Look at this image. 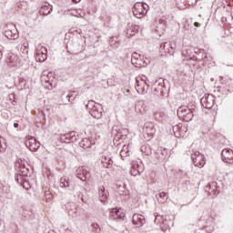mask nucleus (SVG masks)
Returning <instances> with one entry per match:
<instances>
[{
    "label": "nucleus",
    "instance_id": "f257e3e1",
    "mask_svg": "<svg viewBox=\"0 0 233 233\" xmlns=\"http://www.w3.org/2000/svg\"><path fill=\"white\" fill-rule=\"evenodd\" d=\"M18 165L19 166L15 179L16 182H18L19 185H22L24 188L28 189L30 184H28L27 177H30V165H28L26 160L23 159L18 160Z\"/></svg>",
    "mask_w": 233,
    "mask_h": 233
},
{
    "label": "nucleus",
    "instance_id": "f03ea898",
    "mask_svg": "<svg viewBox=\"0 0 233 233\" xmlns=\"http://www.w3.org/2000/svg\"><path fill=\"white\" fill-rule=\"evenodd\" d=\"M196 114V106H181L177 109V116L182 121H186L187 123H190L192 119H194V116Z\"/></svg>",
    "mask_w": 233,
    "mask_h": 233
},
{
    "label": "nucleus",
    "instance_id": "7ed1b4c3",
    "mask_svg": "<svg viewBox=\"0 0 233 233\" xmlns=\"http://www.w3.org/2000/svg\"><path fill=\"white\" fill-rule=\"evenodd\" d=\"M131 63L137 68H142L150 65V58L141 56L139 53H133L131 56Z\"/></svg>",
    "mask_w": 233,
    "mask_h": 233
},
{
    "label": "nucleus",
    "instance_id": "20e7f679",
    "mask_svg": "<svg viewBox=\"0 0 233 233\" xmlns=\"http://www.w3.org/2000/svg\"><path fill=\"white\" fill-rule=\"evenodd\" d=\"M150 86V81L147 76L137 78L136 90L138 94H147L148 92V88Z\"/></svg>",
    "mask_w": 233,
    "mask_h": 233
},
{
    "label": "nucleus",
    "instance_id": "39448f33",
    "mask_svg": "<svg viewBox=\"0 0 233 233\" xmlns=\"http://www.w3.org/2000/svg\"><path fill=\"white\" fill-rule=\"evenodd\" d=\"M156 134V126L152 122H147L143 127V136L146 141H150Z\"/></svg>",
    "mask_w": 233,
    "mask_h": 233
},
{
    "label": "nucleus",
    "instance_id": "423d86ee",
    "mask_svg": "<svg viewBox=\"0 0 233 233\" xmlns=\"http://www.w3.org/2000/svg\"><path fill=\"white\" fill-rule=\"evenodd\" d=\"M191 159L195 167H198L199 168L205 167V156H203V154H201L199 151L192 150Z\"/></svg>",
    "mask_w": 233,
    "mask_h": 233
},
{
    "label": "nucleus",
    "instance_id": "0eeeda50",
    "mask_svg": "<svg viewBox=\"0 0 233 233\" xmlns=\"http://www.w3.org/2000/svg\"><path fill=\"white\" fill-rule=\"evenodd\" d=\"M167 28V20L165 18H159L155 20L152 25V30L155 32V34H157L159 36H161V34H163V31Z\"/></svg>",
    "mask_w": 233,
    "mask_h": 233
},
{
    "label": "nucleus",
    "instance_id": "6e6552de",
    "mask_svg": "<svg viewBox=\"0 0 233 233\" xmlns=\"http://www.w3.org/2000/svg\"><path fill=\"white\" fill-rule=\"evenodd\" d=\"M48 49L46 47L43 46L41 44H38L36 46V56L35 60L38 61V63H45L46 59H48Z\"/></svg>",
    "mask_w": 233,
    "mask_h": 233
},
{
    "label": "nucleus",
    "instance_id": "1a4fd4ad",
    "mask_svg": "<svg viewBox=\"0 0 233 233\" xmlns=\"http://www.w3.org/2000/svg\"><path fill=\"white\" fill-rule=\"evenodd\" d=\"M215 101H216V98L213 95L206 94L200 99V104L203 106V108H207L208 110H210L214 108Z\"/></svg>",
    "mask_w": 233,
    "mask_h": 233
},
{
    "label": "nucleus",
    "instance_id": "9d476101",
    "mask_svg": "<svg viewBox=\"0 0 233 233\" xmlns=\"http://www.w3.org/2000/svg\"><path fill=\"white\" fill-rule=\"evenodd\" d=\"M78 137L79 135L76 131H70L68 133L61 134L59 136L61 143H76Z\"/></svg>",
    "mask_w": 233,
    "mask_h": 233
},
{
    "label": "nucleus",
    "instance_id": "9b49d317",
    "mask_svg": "<svg viewBox=\"0 0 233 233\" xmlns=\"http://www.w3.org/2000/svg\"><path fill=\"white\" fill-rule=\"evenodd\" d=\"M4 35H5L7 39H19V31H17V27H15V25H8L5 27Z\"/></svg>",
    "mask_w": 233,
    "mask_h": 233
},
{
    "label": "nucleus",
    "instance_id": "f8f14e48",
    "mask_svg": "<svg viewBox=\"0 0 233 233\" xmlns=\"http://www.w3.org/2000/svg\"><path fill=\"white\" fill-rule=\"evenodd\" d=\"M145 172V165L141 160L131 162V176H140Z\"/></svg>",
    "mask_w": 233,
    "mask_h": 233
},
{
    "label": "nucleus",
    "instance_id": "ddd939ff",
    "mask_svg": "<svg viewBox=\"0 0 233 233\" xmlns=\"http://www.w3.org/2000/svg\"><path fill=\"white\" fill-rule=\"evenodd\" d=\"M76 176L81 181H88L90 179V168L87 167H80L76 170Z\"/></svg>",
    "mask_w": 233,
    "mask_h": 233
},
{
    "label": "nucleus",
    "instance_id": "4468645a",
    "mask_svg": "<svg viewBox=\"0 0 233 233\" xmlns=\"http://www.w3.org/2000/svg\"><path fill=\"white\" fill-rule=\"evenodd\" d=\"M167 90V87H165V82L162 80V82H159V80H157L153 85V93L155 96H157L158 97H161L163 96V92Z\"/></svg>",
    "mask_w": 233,
    "mask_h": 233
},
{
    "label": "nucleus",
    "instance_id": "2eb2a0df",
    "mask_svg": "<svg viewBox=\"0 0 233 233\" xmlns=\"http://www.w3.org/2000/svg\"><path fill=\"white\" fill-rule=\"evenodd\" d=\"M109 218L113 221H122L125 218V214L121 208H115L111 209Z\"/></svg>",
    "mask_w": 233,
    "mask_h": 233
},
{
    "label": "nucleus",
    "instance_id": "dca6fc26",
    "mask_svg": "<svg viewBox=\"0 0 233 233\" xmlns=\"http://www.w3.org/2000/svg\"><path fill=\"white\" fill-rule=\"evenodd\" d=\"M101 163L105 168H112V165H114V160H112V153H104L101 157Z\"/></svg>",
    "mask_w": 233,
    "mask_h": 233
},
{
    "label": "nucleus",
    "instance_id": "f3484780",
    "mask_svg": "<svg viewBox=\"0 0 233 233\" xmlns=\"http://www.w3.org/2000/svg\"><path fill=\"white\" fill-rule=\"evenodd\" d=\"M25 147L29 148L31 152H37L39 148H41V143L37 141L34 137H30L26 142H25Z\"/></svg>",
    "mask_w": 233,
    "mask_h": 233
},
{
    "label": "nucleus",
    "instance_id": "a211bd4d",
    "mask_svg": "<svg viewBox=\"0 0 233 233\" xmlns=\"http://www.w3.org/2000/svg\"><path fill=\"white\" fill-rule=\"evenodd\" d=\"M222 156V161L224 163H228L229 165H232L233 163V150L230 148H225L221 152Z\"/></svg>",
    "mask_w": 233,
    "mask_h": 233
},
{
    "label": "nucleus",
    "instance_id": "6ab92c4d",
    "mask_svg": "<svg viewBox=\"0 0 233 233\" xmlns=\"http://www.w3.org/2000/svg\"><path fill=\"white\" fill-rule=\"evenodd\" d=\"M89 114L95 119H101V117H103V106L101 104H96V107L89 110Z\"/></svg>",
    "mask_w": 233,
    "mask_h": 233
},
{
    "label": "nucleus",
    "instance_id": "aec40b11",
    "mask_svg": "<svg viewBox=\"0 0 233 233\" xmlns=\"http://www.w3.org/2000/svg\"><path fill=\"white\" fill-rule=\"evenodd\" d=\"M132 223L136 227H143V225L147 223V219L145 218V216L136 213L133 215Z\"/></svg>",
    "mask_w": 233,
    "mask_h": 233
},
{
    "label": "nucleus",
    "instance_id": "412c9836",
    "mask_svg": "<svg viewBox=\"0 0 233 233\" xmlns=\"http://www.w3.org/2000/svg\"><path fill=\"white\" fill-rule=\"evenodd\" d=\"M206 192L212 194L213 196H218L219 194V187H218V182H209L208 186L205 187Z\"/></svg>",
    "mask_w": 233,
    "mask_h": 233
},
{
    "label": "nucleus",
    "instance_id": "4be33fe9",
    "mask_svg": "<svg viewBox=\"0 0 233 233\" xmlns=\"http://www.w3.org/2000/svg\"><path fill=\"white\" fill-rule=\"evenodd\" d=\"M133 15L137 19H142V17H145V15H147L145 14V11H143V7L141 6V4H139V3H137V4L134 5V6H133Z\"/></svg>",
    "mask_w": 233,
    "mask_h": 233
},
{
    "label": "nucleus",
    "instance_id": "5701e85b",
    "mask_svg": "<svg viewBox=\"0 0 233 233\" xmlns=\"http://www.w3.org/2000/svg\"><path fill=\"white\" fill-rule=\"evenodd\" d=\"M135 110L137 114H147V110H148V107L147 106V103H145V100L137 101L135 106Z\"/></svg>",
    "mask_w": 233,
    "mask_h": 233
},
{
    "label": "nucleus",
    "instance_id": "b1692460",
    "mask_svg": "<svg viewBox=\"0 0 233 233\" xmlns=\"http://www.w3.org/2000/svg\"><path fill=\"white\" fill-rule=\"evenodd\" d=\"M66 208L71 218H77V206L74 202L66 204Z\"/></svg>",
    "mask_w": 233,
    "mask_h": 233
},
{
    "label": "nucleus",
    "instance_id": "393cba45",
    "mask_svg": "<svg viewBox=\"0 0 233 233\" xmlns=\"http://www.w3.org/2000/svg\"><path fill=\"white\" fill-rule=\"evenodd\" d=\"M139 32V25H128L127 30V37H132Z\"/></svg>",
    "mask_w": 233,
    "mask_h": 233
},
{
    "label": "nucleus",
    "instance_id": "a878e982",
    "mask_svg": "<svg viewBox=\"0 0 233 233\" xmlns=\"http://www.w3.org/2000/svg\"><path fill=\"white\" fill-rule=\"evenodd\" d=\"M108 190L105 189V187H100L99 189V200L102 203H106V199H108Z\"/></svg>",
    "mask_w": 233,
    "mask_h": 233
},
{
    "label": "nucleus",
    "instance_id": "bb28decb",
    "mask_svg": "<svg viewBox=\"0 0 233 233\" xmlns=\"http://www.w3.org/2000/svg\"><path fill=\"white\" fill-rule=\"evenodd\" d=\"M92 140L90 138H83L80 142H79V146L84 148L85 150H86V148H91L92 147Z\"/></svg>",
    "mask_w": 233,
    "mask_h": 233
},
{
    "label": "nucleus",
    "instance_id": "cd10ccee",
    "mask_svg": "<svg viewBox=\"0 0 233 233\" xmlns=\"http://www.w3.org/2000/svg\"><path fill=\"white\" fill-rule=\"evenodd\" d=\"M160 51L165 52V54H169L174 56V51H170V43L166 42L160 45Z\"/></svg>",
    "mask_w": 233,
    "mask_h": 233
},
{
    "label": "nucleus",
    "instance_id": "c85d7f7f",
    "mask_svg": "<svg viewBox=\"0 0 233 233\" xmlns=\"http://www.w3.org/2000/svg\"><path fill=\"white\" fill-rule=\"evenodd\" d=\"M8 148V144L6 143V138L0 137V154H5Z\"/></svg>",
    "mask_w": 233,
    "mask_h": 233
},
{
    "label": "nucleus",
    "instance_id": "c756f323",
    "mask_svg": "<svg viewBox=\"0 0 233 233\" xmlns=\"http://www.w3.org/2000/svg\"><path fill=\"white\" fill-rule=\"evenodd\" d=\"M157 199L158 203L163 205V203H167V200L168 199V196H167L166 192H160L158 194V197L157 196Z\"/></svg>",
    "mask_w": 233,
    "mask_h": 233
},
{
    "label": "nucleus",
    "instance_id": "7c9ffc66",
    "mask_svg": "<svg viewBox=\"0 0 233 233\" xmlns=\"http://www.w3.org/2000/svg\"><path fill=\"white\" fill-rule=\"evenodd\" d=\"M60 187L61 188H69L70 187V181L66 177L60 178Z\"/></svg>",
    "mask_w": 233,
    "mask_h": 233
},
{
    "label": "nucleus",
    "instance_id": "2f4dec72",
    "mask_svg": "<svg viewBox=\"0 0 233 233\" xmlns=\"http://www.w3.org/2000/svg\"><path fill=\"white\" fill-rule=\"evenodd\" d=\"M120 156L122 159H125V157H128V156H130V150L128 149V146H124L122 147V150L120 151Z\"/></svg>",
    "mask_w": 233,
    "mask_h": 233
},
{
    "label": "nucleus",
    "instance_id": "473e14b6",
    "mask_svg": "<svg viewBox=\"0 0 233 233\" xmlns=\"http://www.w3.org/2000/svg\"><path fill=\"white\" fill-rule=\"evenodd\" d=\"M181 127H183V125L181 124L173 126V134L175 137H181V133H179V130H181Z\"/></svg>",
    "mask_w": 233,
    "mask_h": 233
},
{
    "label": "nucleus",
    "instance_id": "72a5a7b5",
    "mask_svg": "<svg viewBox=\"0 0 233 233\" xmlns=\"http://www.w3.org/2000/svg\"><path fill=\"white\" fill-rule=\"evenodd\" d=\"M140 150L145 156H150L152 154V149H150V146L143 145L140 147Z\"/></svg>",
    "mask_w": 233,
    "mask_h": 233
},
{
    "label": "nucleus",
    "instance_id": "f704fd0d",
    "mask_svg": "<svg viewBox=\"0 0 233 233\" xmlns=\"http://www.w3.org/2000/svg\"><path fill=\"white\" fill-rule=\"evenodd\" d=\"M44 196L46 203H50V201L54 199V195H52V192L50 190L45 191Z\"/></svg>",
    "mask_w": 233,
    "mask_h": 233
},
{
    "label": "nucleus",
    "instance_id": "c9c22d12",
    "mask_svg": "<svg viewBox=\"0 0 233 233\" xmlns=\"http://www.w3.org/2000/svg\"><path fill=\"white\" fill-rule=\"evenodd\" d=\"M52 10V7H50V5H43L41 7V14H43L44 15H48V14H50V11Z\"/></svg>",
    "mask_w": 233,
    "mask_h": 233
},
{
    "label": "nucleus",
    "instance_id": "e433bc0d",
    "mask_svg": "<svg viewBox=\"0 0 233 233\" xmlns=\"http://www.w3.org/2000/svg\"><path fill=\"white\" fill-rule=\"evenodd\" d=\"M125 136H128V129L124 128V129H119L116 132V137H125Z\"/></svg>",
    "mask_w": 233,
    "mask_h": 233
},
{
    "label": "nucleus",
    "instance_id": "4c0bfd02",
    "mask_svg": "<svg viewBox=\"0 0 233 233\" xmlns=\"http://www.w3.org/2000/svg\"><path fill=\"white\" fill-rule=\"evenodd\" d=\"M96 105H99V103H96L93 100H88L87 104L86 105V108L90 111L93 108H96Z\"/></svg>",
    "mask_w": 233,
    "mask_h": 233
},
{
    "label": "nucleus",
    "instance_id": "58836bf2",
    "mask_svg": "<svg viewBox=\"0 0 233 233\" xmlns=\"http://www.w3.org/2000/svg\"><path fill=\"white\" fill-rule=\"evenodd\" d=\"M138 4L141 5L142 10L143 12H145V15H147V14L148 13V10H150V6H148L147 4L146 3L139 2Z\"/></svg>",
    "mask_w": 233,
    "mask_h": 233
},
{
    "label": "nucleus",
    "instance_id": "ea45409f",
    "mask_svg": "<svg viewBox=\"0 0 233 233\" xmlns=\"http://www.w3.org/2000/svg\"><path fill=\"white\" fill-rule=\"evenodd\" d=\"M74 94H76V91H73L71 93H69L68 95H62V97H66V99H68V101L70 102V99H72V101H74V99H76V96H74Z\"/></svg>",
    "mask_w": 233,
    "mask_h": 233
},
{
    "label": "nucleus",
    "instance_id": "a19ab883",
    "mask_svg": "<svg viewBox=\"0 0 233 233\" xmlns=\"http://www.w3.org/2000/svg\"><path fill=\"white\" fill-rule=\"evenodd\" d=\"M167 149L160 150V156L158 157L160 159H167Z\"/></svg>",
    "mask_w": 233,
    "mask_h": 233
},
{
    "label": "nucleus",
    "instance_id": "79ce46f5",
    "mask_svg": "<svg viewBox=\"0 0 233 233\" xmlns=\"http://www.w3.org/2000/svg\"><path fill=\"white\" fill-rule=\"evenodd\" d=\"M169 45H170V46H169L170 52H175L176 48L177 47L176 43H169Z\"/></svg>",
    "mask_w": 233,
    "mask_h": 233
},
{
    "label": "nucleus",
    "instance_id": "37998d69",
    "mask_svg": "<svg viewBox=\"0 0 233 233\" xmlns=\"http://www.w3.org/2000/svg\"><path fill=\"white\" fill-rule=\"evenodd\" d=\"M162 217H159L157 214H155V223L157 225H159V223L161 222Z\"/></svg>",
    "mask_w": 233,
    "mask_h": 233
},
{
    "label": "nucleus",
    "instance_id": "c03bdc74",
    "mask_svg": "<svg viewBox=\"0 0 233 233\" xmlns=\"http://www.w3.org/2000/svg\"><path fill=\"white\" fill-rule=\"evenodd\" d=\"M206 230V232H212L214 230V228H210L208 226H204V228H202Z\"/></svg>",
    "mask_w": 233,
    "mask_h": 233
},
{
    "label": "nucleus",
    "instance_id": "a18cd8bd",
    "mask_svg": "<svg viewBox=\"0 0 233 233\" xmlns=\"http://www.w3.org/2000/svg\"><path fill=\"white\" fill-rule=\"evenodd\" d=\"M22 46H24V52L25 53V54H28V48H27V46H28V44H24Z\"/></svg>",
    "mask_w": 233,
    "mask_h": 233
},
{
    "label": "nucleus",
    "instance_id": "49530a36",
    "mask_svg": "<svg viewBox=\"0 0 233 233\" xmlns=\"http://www.w3.org/2000/svg\"><path fill=\"white\" fill-rule=\"evenodd\" d=\"M72 32H73V34H81V32H83V31L81 29H76Z\"/></svg>",
    "mask_w": 233,
    "mask_h": 233
},
{
    "label": "nucleus",
    "instance_id": "de8ad7c7",
    "mask_svg": "<svg viewBox=\"0 0 233 233\" xmlns=\"http://www.w3.org/2000/svg\"><path fill=\"white\" fill-rule=\"evenodd\" d=\"M194 26H196V28H199V26H201V25L198 22H195Z\"/></svg>",
    "mask_w": 233,
    "mask_h": 233
},
{
    "label": "nucleus",
    "instance_id": "09e8293b",
    "mask_svg": "<svg viewBox=\"0 0 233 233\" xmlns=\"http://www.w3.org/2000/svg\"><path fill=\"white\" fill-rule=\"evenodd\" d=\"M19 127V124L18 123H14V128H18Z\"/></svg>",
    "mask_w": 233,
    "mask_h": 233
},
{
    "label": "nucleus",
    "instance_id": "8fccbe9b",
    "mask_svg": "<svg viewBox=\"0 0 233 233\" xmlns=\"http://www.w3.org/2000/svg\"><path fill=\"white\" fill-rule=\"evenodd\" d=\"M2 58H3V51L0 50V59H2Z\"/></svg>",
    "mask_w": 233,
    "mask_h": 233
},
{
    "label": "nucleus",
    "instance_id": "3c124183",
    "mask_svg": "<svg viewBox=\"0 0 233 233\" xmlns=\"http://www.w3.org/2000/svg\"><path fill=\"white\" fill-rule=\"evenodd\" d=\"M74 1V3H79V1H81V0H73Z\"/></svg>",
    "mask_w": 233,
    "mask_h": 233
},
{
    "label": "nucleus",
    "instance_id": "603ef678",
    "mask_svg": "<svg viewBox=\"0 0 233 233\" xmlns=\"http://www.w3.org/2000/svg\"><path fill=\"white\" fill-rule=\"evenodd\" d=\"M184 182H185V183H186V185H187V183H188V180H185Z\"/></svg>",
    "mask_w": 233,
    "mask_h": 233
},
{
    "label": "nucleus",
    "instance_id": "864d4df0",
    "mask_svg": "<svg viewBox=\"0 0 233 233\" xmlns=\"http://www.w3.org/2000/svg\"><path fill=\"white\" fill-rule=\"evenodd\" d=\"M179 172H180L181 174H183V171L179 170Z\"/></svg>",
    "mask_w": 233,
    "mask_h": 233
}]
</instances>
